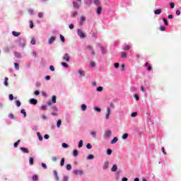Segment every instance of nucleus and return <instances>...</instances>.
I'll return each mask as SVG.
<instances>
[{"label": "nucleus", "mask_w": 181, "mask_h": 181, "mask_svg": "<svg viewBox=\"0 0 181 181\" xmlns=\"http://www.w3.org/2000/svg\"><path fill=\"white\" fill-rule=\"evenodd\" d=\"M77 33L81 39H84V37H86V33H84V31H83V30L78 29Z\"/></svg>", "instance_id": "f257e3e1"}, {"label": "nucleus", "mask_w": 181, "mask_h": 181, "mask_svg": "<svg viewBox=\"0 0 181 181\" xmlns=\"http://www.w3.org/2000/svg\"><path fill=\"white\" fill-rule=\"evenodd\" d=\"M88 50L91 53L92 56H95V52L94 51V48L91 45L87 46Z\"/></svg>", "instance_id": "f03ea898"}, {"label": "nucleus", "mask_w": 181, "mask_h": 181, "mask_svg": "<svg viewBox=\"0 0 181 181\" xmlns=\"http://www.w3.org/2000/svg\"><path fill=\"white\" fill-rule=\"evenodd\" d=\"M63 59L65 60V62H70V55L69 54H64Z\"/></svg>", "instance_id": "7ed1b4c3"}, {"label": "nucleus", "mask_w": 181, "mask_h": 181, "mask_svg": "<svg viewBox=\"0 0 181 181\" xmlns=\"http://www.w3.org/2000/svg\"><path fill=\"white\" fill-rule=\"evenodd\" d=\"M110 114H111V110H110V107H107V111H106V115H105V119H109Z\"/></svg>", "instance_id": "20e7f679"}, {"label": "nucleus", "mask_w": 181, "mask_h": 181, "mask_svg": "<svg viewBox=\"0 0 181 181\" xmlns=\"http://www.w3.org/2000/svg\"><path fill=\"white\" fill-rule=\"evenodd\" d=\"M99 47H100L101 50H102V53L103 54H105V53H107V48L105 47H103V45H98Z\"/></svg>", "instance_id": "39448f33"}, {"label": "nucleus", "mask_w": 181, "mask_h": 181, "mask_svg": "<svg viewBox=\"0 0 181 181\" xmlns=\"http://www.w3.org/2000/svg\"><path fill=\"white\" fill-rule=\"evenodd\" d=\"M30 104H32L33 105H36V104H37V100H36L35 98L30 99Z\"/></svg>", "instance_id": "423d86ee"}, {"label": "nucleus", "mask_w": 181, "mask_h": 181, "mask_svg": "<svg viewBox=\"0 0 181 181\" xmlns=\"http://www.w3.org/2000/svg\"><path fill=\"white\" fill-rule=\"evenodd\" d=\"M20 149L23 153H29V149L28 148L21 147Z\"/></svg>", "instance_id": "0eeeda50"}, {"label": "nucleus", "mask_w": 181, "mask_h": 181, "mask_svg": "<svg viewBox=\"0 0 181 181\" xmlns=\"http://www.w3.org/2000/svg\"><path fill=\"white\" fill-rule=\"evenodd\" d=\"M111 134H112L111 130H107L105 133V136L106 138H110L111 136Z\"/></svg>", "instance_id": "6e6552de"}, {"label": "nucleus", "mask_w": 181, "mask_h": 181, "mask_svg": "<svg viewBox=\"0 0 181 181\" xmlns=\"http://www.w3.org/2000/svg\"><path fill=\"white\" fill-rule=\"evenodd\" d=\"M54 40H56V37H50L49 39L48 40L49 45H52V43H53Z\"/></svg>", "instance_id": "1a4fd4ad"}, {"label": "nucleus", "mask_w": 181, "mask_h": 181, "mask_svg": "<svg viewBox=\"0 0 181 181\" xmlns=\"http://www.w3.org/2000/svg\"><path fill=\"white\" fill-rule=\"evenodd\" d=\"M73 6L74 8H76V9L80 8V6L78 5V3H77L76 1L73 2Z\"/></svg>", "instance_id": "9d476101"}, {"label": "nucleus", "mask_w": 181, "mask_h": 181, "mask_svg": "<svg viewBox=\"0 0 181 181\" xmlns=\"http://www.w3.org/2000/svg\"><path fill=\"white\" fill-rule=\"evenodd\" d=\"M110 166V163L108 161L105 162L103 165V169H108V167Z\"/></svg>", "instance_id": "9b49d317"}, {"label": "nucleus", "mask_w": 181, "mask_h": 181, "mask_svg": "<svg viewBox=\"0 0 181 181\" xmlns=\"http://www.w3.org/2000/svg\"><path fill=\"white\" fill-rule=\"evenodd\" d=\"M103 11V8L101 6H98V10L96 11L97 15H100Z\"/></svg>", "instance_id": "f8f14e48"}, {"label": "nucleus", "mask_w": 181, "mask_h": 181, "mask_svg": "<svg viewBox=\"0 0 181 181\" xmlns=\"http://www.w3.org/2000/svg\"><path fill=\"white\" fill-rule=\"evenodd\" d=\"M80 21V25H83V23L86 21V17L84 16H81Z\"/></svg>", "instance_id": "ddd939ff"}, {"label": "nucleus", "mask_w": 181, "mask_h": 181, "mask_svg": "<svg viewBox=\"0 0 181 181\" xmlns=\"http://www.w3.org/2000/svg\"><path fill=\"white\" fill-rule=\"evenodd\" d=\"M155 15H160L162 13V9L159 8L154 11Z\"/></svg>", "instance_id": "4468645a"}, {"label": "nucleus", "mask_w": 181, "mask_h": 181, "mask_svg": "<svg viewBox=\"0 0 181 181\" xmlns=\"http://www.w3.org/2000/svg\"><path fill=\"white\" fill-rule=\"evenodd\" d=\"M117 169H118V167L117 166V165H113L112 168H111V171L112 172H117Z\"/></svg>", "instance_id": "2eb2a0df"}, {"label": "nucleus", "mask_w": 181, "mask_h": 181, "mask_svg": "<svg viewBox=\"0 0 181 181\" xmlns=\"http://www.w3.org/2000/svg\"><path fill=\"white\" fill-rule=\"evenodd\" d=\"M117 142H118V138L114 137V139L111 141L110 144H117Z\"/></svg>", "instance_id": "dca6fc26"}, {"label": "nucleus", "mask_w": 181, "mask_h": 181, "mask_svg": "<svg viewBox=\"0 0 181 181\" xmlns=\"http://www.w3.org/2000/svg\"><path fill=\"white\" fill-rule=\"evenodd\" d=\"M121 57H122V59H126V57H127V52H121Z\"/></svg>", "instance_id": "f3484780"}, {"label": "nucleus", "mask_w": 181, "mask_h": 181, "mask_svg": "<svg viewBox=\"0 0 181 181\" xmlns=\"http://www.w3.org/2000/svg\"><path fill=\"white\" fill-rule=\"evenodd\" d=\"M73 156L74 157L78 156V151H77L76 149L74 150Z\"/></svg>", "instance_id": "a211bd4d"}, {"label": "nucleus", "mask_w": 181, "mask_h": 181, "mask_svg": "<svg viewBox=\"0 0 181 181\" xmlns=\"http://www.w3.org/2000/svg\"><path fill=\"white\" fill-rule=\"evenodd\" d=\"M78 74H80L81 77H84V76H85L84 71H83L82 69L78 71Z\"/></svg>", "instance_id": "6ab92c4d"}, {"label": "nucleus", "mask_w": 181, "mask_h": 181, "mask_svg": "<svg viewBox=\"0 0 181 181\" xmlns=\"http://www.w3.org/2000/svg\"><path fill=\"white\" fill-rule=\"evenodd\" d=\"M81 110L82 111H86L87 110V105L86 104H83L81 105Z\"/></svg>", "instance_id": "aec40b11"}, {"label": "nucleus", "mask_w": 181, "mask_h": 181, "mask_svg": "<svg viewBox=\"0 0 181 181\" xmlns=\"http://www.w3.org/2000/svg\"><path fill=\"white\" fill-rule=\"evenodd\" d=\"M12 35H13L14 36H16L17 37L18 36H19L21 35V33L13 31Z\"/></svg>", "instance_id": "412c9836"}, {"label": "nucleus", "mask_w": 181, "mask_h": 181, "mask_svg": "<svg viewBox=\"0 0 181 181\" xmlns=\"http://www.w3.org/2000/svg\"><path fill=\"white\" fill-rule=\"evenodd\" d=\"M39 180V176L37 175H35L33 176V180L37 181Z\"/></svg>", "instance_id": "4be33fe9"}, {"label": "nucleus", "mask_w": 181, "mask_h": 181, "mask_svg": "<svg viewBox=\"0 0 181 181\" xmlns=\"http://www.w3.org/2000/svg\"><path fill=\"white\" fill-rule=\"evenodd\" d=\"M37 135L40 141H43V137L42 136V134H40V132H37Z\"/></svg>", "instance_id": "5701e85b"}, {"label": "nucleus", "mask_w": 181, "mask_h": 181, "mask_svg": "<svg viewBox=\"0 0 181 181\" xmlns=\"http://www.w3.org/2000/svg\"><path fill=\"white\" fill-rule=\"evenodd\" d=\"M60 125H62V119H59L57 122V128H60Z\"/></svg>", "instance_id": "b1692460"}, {"label": "nucleus", "mask_w": 181, "mask_h": 181, "mask_svg": "<svg viewBox=\"0 0 181 181\" xmlns=\"http://www.w3.org/2000/svg\"><path fill=\"white\" fill-rule=\"evenodd\" d=\"M29 163H30V165H33V163H34V160H33V157H30V158H29Z\"/></svg>", "instance_id": "393cba45"}, {"label": "nucleus", "mask_w": 181, "mask_h": 181, "mask_svg": "<svg viewBox=\"0 0 181 181\" xmlns=\"http://www.w3.org/2000/svg\"><path fill=\"white\" fill-rule=\"evenodd\" d=\"M19 144H21V140H18L17 142L14 143V148H18Z\"/></svg>", "instance_id": "a878e982"}, {"label": "nucleus", "mask_w": 181, "mask_h": 181, "mask_svg": "<svg viewBox=\"0 0 181 181\" xmlns=\"http://www.w3.org/2000/svg\"><path fill=\"white\" fill-rule=\"evenodd\" d=\"M131 49V47L129 45H125V47L123 48V50H129Z\"/></svg>", "instance_id": "bb28decb"}, {"label": "nucleus", "mask_w": 181, "mask_h": 181, "mask_svg": "<svg viewBox=\"0 0 181 181\" xmlns=\"http://www.w3.org/2000/svg\"><path fill=\"white\" fill-rule=\"evenodd\" d=\"M75 175H83V171L82 170H76Z\"/></svg>", "instance_id": "cd10ccee"}, {"label": "nucleus", "mask_w": 181, "mask_h": 181, "mask_svg": "<svg viewBox=\"0 0 181 181\" xmlns=\"http://www.w3.org/2000/svg\"><path fill=\"white\" fill-rule=\"evenodd\" d=\"M52 104H56V95L52 96Z\"/></svg>", "instance_id": "c85d7f7f"}, {"label": "nucleus", "mask_w": 181, "mask_h": 181, "mask_svg": "<svg viewBox=\"0 0 181 181\" xmlns=\"http://www.w3.org/2000/svg\"><path fill=\"white\" fill-rule=\"evenodd\" d=\"M59 37H60L61 42H62L63 43H64V42H65L64 36H63L62 35H59Z\"/></svg>", "instance_id": "c756f323"}, {"label": "nucleus", "mask_w": 181, "mask_h": 181, "mask_svg": "<svg viewBox=\"0 0 181 181\" xmlns=\"http://www.w3.org/2000/svg\"><path fill=\"white\" fill-rule=\"evenodd\" d=\"M64 158H62L60 162V165L61 166H64Z\"/></svg>", "instance_id": "7c9ffc66"}, {"label": "nucleus", "mask_w": 181, "mask_h": 181, "mask_svg": "<svg viewBox=\"0 0 181 181\" xmlns=\"http://www.w3.org/2000/svg\"><path fill=\"white\" fill-rule=\"evenodd\" d=\"M90 135H92L93 138H95V136H97V133L95 132H91Z\"/></svg>", "instance_id": "2f4dec72"}, {"label": "nucleus", "mask_w": 181, "mask_h": 181, "mask_svg": "<svg viewBox=\"0 0 181 181\" xmlns=\"http://www.w3.org/2000/svg\"><path fill=\"white\" fill-rule=\"evenodd\" d=\"M14 66H15L16 70H19V64L14 63Z\"/></svg>", "instance_id": "473e14b6"}, {"label": "nucleus", "mask_w": 181, "mask_h": 181, "mask_svg": "<svg viewBox=\"0 0 181 181\" xmlns=\"http://www.w3.org/2000/svg\"><path fill=\"white\" fill-rule=\"evenodd\" d=\"M111 153H112V150H111V148H108L107 150V155H111Z\"/></svg>", "instance_id": "72a5a7b5"}, {"label": "nucleus", "mask_w": 181, "mask_h": 181, "mask_svg": "<svg viewBox=\"0 0 181 181\" xmlns=\"http://www.w3.org/2000/svg\"><path fill=\"white\" fill-rule=\"evenodd\" d=\"M4 52H6V53H9V52H11V50L9 49V47H6L5 48H4Z\"/></svg>", "instance_id": "f704fd0d"}, {"label": "nucleus", "mask_w": 181, "mask_h": 181, "mask_svg": "<svg viewBox=\"0 0 181 181\" xmlns=\"http://www.w3.org/2000/svg\"><path fill=\"white\" fill-rule=\"evenodd\" d=\"M29 15H33V9L29 8L28 10Z\"/></svg>", "instance_id": "c9c22d12"}, {"label": "nucleus", "mask_w": 181, "mask_h": 181, "mask_svg": "<svg viewBox=\"0 0 181 181\" xmlns=\"http://www.w3.org/2000/svg\"><path fill=\"white\" fill-rule=\"evenodd\" d=\"M78 148H83V140H80L78 143Z\"/></svg>", "instance_id": "e433bc0d"}, {"label": "nucleus", "mask_w": 181, "mask_h": 181, "mask_svg": "<svg viewBox=\"0 0 181 181\" xmlns=\"http://www.w3.org/2000/svg\"><path fill=\"white\" fill-rule=\"evenodd\" d=\"M21 112L23 114L24 117H26V110H25V109H22Z\"/></svg>", "instance_id": "4c0bfd02"}, {"label": "nucleus", "mask_w": 181, "mask_h": 181, "mask_svg": "<svg viewBox=\"0 0 181 181\" xmlns=\"http://www.w3.org/2000/svg\"><path fill=\"white\" fill-rule=\"evenodd\" d=\"M95 5H96V6H100V0H95Z\"/></svg>", "instance_id": "58836bf2"}, {"label": "nucleus", "mask_w": 181, "mask_h": 181, "mask_svg": "<svg viewBox=\"0 0 181 181\" xmlns=\"http://www.w3.org/2000/svg\"><path fill=\"white\" fill-rule=\"evenodd\" d=\"M66 170H71V165L67 164L66 165Z\"/></svg>", "instance_id": "ea45409f"}, {"label": "nucleus", "mask_w": 181, "mask_h": 181, "mask_svg": "<svg viewBox=\"0 0 181 181\" xmlns=\"http://www.w3.org/2000/svg\"><path fill=\"white\" fill-rule=\"evenodd\" d=\"M30 29H33L34 25H33V21H30Z\"/></svg>", "instance_id": "a19ab883"}, {"label": "nucleus", "mask_w": 181, "mask_h": 181, "mask_svg": "<svg viewBox=\"0 0 181 181\" xmlns=\"http://www.w3.org/2000/svg\"><path fill=\"white\" fill-rule=\"evenodd\" d=\"M16 105H17V107H21V101L16 100Z\"/></svg>", "instance_id": "79ce46f5"}, {"label": "nucleus", "mask_w": 181, "mask_h": 181, "mask_svg": "<svg viewBox=\"0 0 181 181\" xmlns=\"http://www.w3.org/2000/svg\"><path fill=\"white\" fill-rule=\"evenodd\" d=\"M86 148H87V149H91V148H93V146H91V144L90 143H88L86 145Z\"/></svg>", "instance_id": "37998d69"}, {"label": "nucleus", "mask_w": 181, "mask_h": 181, "mask_svg": "<svg viewBox=\"0 0 181 181\" xmlns=\"http://www.w3.org/2000/svg\"><path fill=\"white\" fill-rule=\"evenodd\" d=\"M61 64H62V66H63L64 67H69V65H68L67 63H66V62H62Z\"/></svg>", "instance_id": "c03bdc74"}, {"label": "nucleus", "mask_w": 181, "mask_h": 181, "mask_svg": "<svg viewBox=\"0 0 181 181\" xmlns=\"http://www.w3.org/2000/svg\"><path fill=\"white\" fill-rule=\"evenodd\" d=\"M160 30L162 31V32H165V30H166V28H165V26H160Z\"/></svg>", "instance_id": "a18cd8bd"}, {"label": "nucleus", "mask_w": 181, "mask_h": 181, "mask_svg": "<svg viewBox=\"0 0 181 181\" xmlns=\"http://www.w3.org/2000/svg\"><path fill=\"white\" fill-rule=\"evenodd\" d=\"M103 87L99 86V87L97 88V91H98L99 93H101V91H103Z\"/></svg>", "instance_id": "49530a36"}, {"label": "nucleus", "mask_w": 181, "mask_h": 181, "mask_svg": "<svg viewBox=\"0 0 181 181\" xmlns=\"http://www.w3.org/2000/svg\"><path fill=\"white\" fill-rule=\"evenodd\" d=\"M170 6L171 9H173V8H175V3L173 2L170 3Z\"/></svg>", "instance_id": "de8ad7c7"}, {"label": "nucleus", "mask_w": 181, "mask_h": 181, "mask_svg": "<svg viewBox=\"0 0 181 181\" xmlns=\"http://www.w3.org/2000/svg\"><path fill=\"white\" fill-rule=\"evenodd\" d=\"M8 117L11 119H15V116L13 114H9Z\"/></svg>", "instance_id": "09e8293b"}, {"label": "nucleus", "mask_w": 181, "mask_h": 181, "mask_svg": "<svg viewBox=\"0 0 181 181\" xmlns=\"http://www.w3.org/2000/svg\"><path fill=\"white\" fill-rule=\"evenodd\" d=\"M88 159H94V156L93 154H90L88 156Z\"/></svg>", "instance_id": "8fccbe9b"}, {"label": "nucleus", "mask_w": 181, "mask_h": 181, "mask_svg": "<svg viewBox=\"0 0 181 181\" xmlns=\"http://www.w3.org/2000/svg\"><path fill=\"white\" fill-rule=\"evenodd\" d=\"M62 148H69V145L66 143H62Z\"/></svg>", "instance_id": "3c124183"}, {"label": "nucleus", "mask_w": 181, "mask_h": 181, "mask_svg": "<svg viewBox=\"0 0 181 181\" xmlns=\"http://www.w3.org/2000/svg\"><path fill=\"white\" fill-rule=\"evenodd\" d=\"M15 56H16V57H17V59H20V57H21V54H19V53H18V52H16V53H15Z\"/></svg>", "instance_id": "603ef678"}, {"label": "nucleus", "mask_w": 181, "mask_h": 181, "mask_svg": "<svg viewBox=\"0 0 181 181\" xmlns=\"http://www.w3.org/2000/svg\"><path fill=\"white\" fill-rule=\"evenodd\" d=\"M95 111H98V112H101V108L95 107Z\"/></svg>", "instance_id": "864d4df0"}, {"label": "nucleus", "mask_w": 181, "mask_h": 181, "mask_svg": "<svg viewBox=\"0 0 181 181\" xmlns=\"http://www.w3.org/2000/svg\"><path fill=\"white\" fill-rule=\"evenodd\" d=\"M52 160H53V162H57V157L53 156V157L52 158Z\"/></svg>", "instance_id": "5fc2aeb1"}, {"label": "nucleus", "mask_w": 181, "mask_h": 181, "mask_svg": "<svg viewBox=\"0 0 181 181\" xmlns=\"http://www.w3.org/2000/svg\"><path fill=\"white\" fill-rule=\"evenodd\" d=\"M42 167L44 168V169H47V165L45 163H42Z\"/></svg>", "instance_id": "6e6d98bb"}, {"label": "nucleus", "mask_w": 181, "mask_h": 181, "mask_svg": "<svg viewBox=\"0 0 181 181\" xmlns=\"http://www.w3.org/2000/svg\"><path fill=\"white\" fill-rule=\"evenodd\" d=\"M90 67H95V62H90Z\"/></svg>", "instance_id": "4d7b16f0"}, {"label": "nucleus", "mask_w": 181, "mask_h": 181, "mask_svg": "<svg viewBox=\"0 0 181 181\" xmlns=\"http://www.w3.org/2000/svg\"><path fill=\"white\" fill-rule=\"evenodd\" d=\"M127 138H128V134H124L122 136V139H127Z\"/></svg>", "instance_id": "13d9d810"}, {"label": "nucleus", "mask_w": 181, "mask_h": 181, "mask_svg": "<svg viewBox=\"0 0 181 181\" xmlns=\"http://www.w3.org/2000/svg\"><path fill=\"white\" fill-rule=\"evenodd\" d=\"M4 86H6L7 87L8 86V78H5V81H4Z\"/></svg>", "instance_id": "bf43d9fd"}, {"label": "nucleus", "mask_w": 181, "mask_h": 181, "mask_svg": "<svg viewBox=\"0 0 181 181\" xmlns=\"http://www.w3.org/2000/svg\"><path fill=\"white\" fill-rule=\"evenodd\" d=\"M136 115H138V113L136 112H134L132 113V117H136Z\"/></svg>", "instance_id": "052dcab7"}, {"label": "nucleus", "mask_w": 181, "mask_h": 181, "mask_svg": "<svg viewBox=\"0 0 181 181\" xmlns=\"http://www.w3.org/2000/svg\"><path fill=\"white\" fill-rule=\"evenodd\" d=\"M30 43H31V45H36V40L33 39V40L30 41Z\"/></svg>", "instance_id": "680f3d73"}, {"label": "nucleus", "mask_w": 181, "mask_h": 181, "mask_svg": "<svg viewBox=\"0 0 181 181\" xmlns=\"http://www.w3.org/2000/svg\"><path fill=\"white\" fill-rule=\"evenodd\" d=\"M163 21L165 25L166 26H168V20H166V18H163Z\"/></svg>", "instance_id": "e2e57ef3"}, {"label": "nucleus", "mask_w": 181, "mask_h": 181, "mask_svg": "<svg viewBox=\"0 0 181 181\" xmlns=\"http://www.w3.org/2000/svg\"><path fill=\"white\" fill-rule=\"evenodd\" d=\"M34 94H35V95H39V94H40V92L39 90H35L34 92Z\"/></svg>", "instance_id": "0e129e2a"}, {"label": "nucleus", "mask_w": 181, "mask_h": 181, "mask_svg": "<svg viewBox=\"0 0 181 181\" xmlns=\"http://www.w3.org/2000/svg\"><path fill=\"white\" fill-rule=\"evenodd\" d=\"M9 100H11V101L13 100V95L12 94L9 95Z\"/></svg>", "instance_id": "69168bd1"}, {"label": "nucleus", "mask_w": 181, "mask_h": 181, "mask_svg": "<svg viewBox=\"0 0 181 181\" xmlns=\"http://www.w3.org/2000/svg\"><path fill=\"white\" fill-rule=\"evenodd\" d=\"M39 18H43V13H38Z\"/></svg>", "instance_id": "338daca9"}, {"label": "nucleus", "mask_w": 181, "mask_h": 181, "mask_svg": "<svg viewBox=\"0 0 181 181\" xmlns=\"http://www.w3.org/2000/svg\"><path fill=\"white\" fill-rule=\"evenodd\" d=\"M68 180H69V177H67V176H64L63 181H68Z\"/></svg>", "instance_id": "774afa93"}]
</instances>
